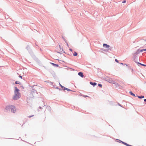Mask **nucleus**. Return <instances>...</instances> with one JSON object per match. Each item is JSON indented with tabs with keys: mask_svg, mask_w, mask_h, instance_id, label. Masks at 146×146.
Returning <instances> with one entry per match:
<instances>
[{
	"mask_svg": "<svg viewBox=\"0 0 146 146\" xmlns=\"http://www.w3.org/2000/svg\"><path fill=\"white\" fill-rule=\"evenodd\" d=\"M14 91V95L13 98L14 100H17L18 99L21 97L20 93L19 92V90L16 87H15Z\"/></svg>",
	"mask_w": 146,
	"mask_h": 146,
	"instance_id": "obj_1",
	"label": "nucleus"
},
{
	"mask_svg": "<svg viewBox=\"0 0 146 146\" xmlns=\"http://www.w3.org/2000/svg\"><path fill=\"white\" fill-rule=\"evenodd\" d=\"M11 110V111L15 113L16 111V109L15 106L13 105H9L7 106L5 108V110L7 111H9Z\"/></svg>",
	"mask_w": 146,
	"mask_h": 146,
	"instance_id": "obj_2",
	"label": "nucleus"
},
{
	"mask_svg": "<svg viewBox=\"0 0 146 146\" xmlns=\"http://www.w3.org/2000/svg\"><path fill=\"white\" fill-rule=\"evenodd\" d=\"M107 81L110 83L115 84L113 82L114 81L111 78H109L107 79Z\"/></svg>",
	"mask_w": 146,
	"mask_h": 146,
	"instance_id": "obj_3",
	"label": "nucleus"
},
{
	"mask_svg": "<svg viewBox=\"0 0 146 146\" xmlns=\"http://www.w3.org/2000/svg\"><path fill=\"white\" fill-rule=\"evenodd\" d=\"M103 46L104 47L106 48H108L110 46L109 45H108L106 44H103Z\"/></svg>",
	"mask_w": 146,
	"mask_h": 146,
	"instance_id": "obj_4",
	"label": "nucleus"
},
{
	"mask_svg": "<svg viewBox=\"0 0 146 146\" xmlns=\"http://www.w3.org/2000/svg\"><path fill=\"white\" fill-rule=\"evenodd\" d=\"M78 75L82 78L83 77H84L83 74L82 72H79L78 73Z\"/></svg>",
	"mask_w": 146,
	"mask_h": 146,
	"instance_id": "obj_5",
	"label": "nucleus"
},
{
	"mask_svg": "<svg viewBox=\"0 0 146 146\" xmlns=\"http://www.w3.org/2000/svg\"><path fill=\"white\" fill-rule=\"evenodd\" d=\"M90 84L92 85H94V86H95L97 84L96 83L94 82V83H93L92 82H90Z\"/></svg>",
	"mask_w": 146,
	"mask_h": 146,
	"instance_id": "obj_6",
	"label": "nucleus"
},
{
	"mask_svg": "<svg viewBox=\"0 0 146 146\" xmlns=\"http://www.w3.org/2000/svg\"><path fill=\"white\" fill-rule=\"evenodd\" d=\"M78 54L76 52H74L73 54V56H76Z\"/></svg>",
	"mask_w": 146,
	"mask_h": 146,
	"instance_id": "obj_7",
	"label": "nucleus"
},
{
	"mask_svg": "<svg viewBox=\"0 0 146 146\" xmlns=\"http://www.w3.org/2000/svg\"><path fill=\"white\" fill-rule=\"evenodd\" d=\"M123 143L125 145L127 146H132L131 145H129L125 143H124V142H123Z\"/></svg>",
	"mask_w": 146,
	"mask_h": 146,
	"instance_id": "obj_8",
	"label": "nucleus"
},
{
	"mask_svg": "<svg viewBox=\"0 0 146 146\" xmlns=\"http://www.w3.org/2000/svg\"><path fill=\"white\" fill-rule=\"evenodd\" d=\"M15 83L16 84H20V82H19V81H16L15 82Z\"/></svg>",
	"mask_w": 146,
	"mask_h": 146,
	"instance_id": "obj_9",
	"label": "nucleus"
},
{
	"mask_svg": "<svg viewBox=\"0 0 146 146\" xmlns=\"http://www.w3.org/2000/svg\"><path fill=\"white\" fill-rule=\"evenodd\" d=\"M51 64H52L54 66H56L57 67L58 66V65L57 64H54L53 63H51Z\"/></svg>",
	"mask_w": 146,
	"mask_h": 146,
	"instance_id": "obj_10",
	"label": "nucleus"
},
{
	"mask_svg": "<svg viewBox=\"0 0 146 146\" xmlns=\"http://www.w3.org/2000/svg\"><path fill=\"white\" fill-rule=\"evenodd\" d=\"M138 98H143L144 97V96H138Z\"/></svg>",
	"mask_w": 146,
	"mask_h": 146,
	"instance_id": "obj_11",
	"label": "nucleus"
},
{
	"mask_svg": "<svg viewBox=\"0 0 146 146\" xmlns=\"http://www.w3.org/2000/svg\"><path fill=\"white\" fill-rule=\"evenodd\" d=\"M138 64H140V65H142V66H146V65L143 64H142L140 63H139V62H138Z\"/></svg>",
	"mask_w": 146,
	"mask_h": 146,
	"instance_id": "obj_12",
	"label": "nucleus"
},
{
	"mask_svg": "<svg viewBox=\"0 0 146 146\" xmlns=\"http://www.w3.org/2000/svg\"><path fill=\"white\" fill-rule=\"evenodd\" d=\"M130 94H131V95H133V96H135V94H133V93L132 92H130Z\"/></svg>",
	"mask_w": 146,
	"mask_h": 146,
	"instance_id": "obj_13",
	"label": "nucleus"
},
{
	"mask_svg": "<svg viewBox=\"0 0 146 146\" xmlns=\"http://www.w3.org/2000/svg\"><path fill=\"white\" fill-rule=\"evenodd\" d=\"M144 51H146V48L145 49H142L140 50V52H142Z\"/></svg>",
	"mask_w": 146,
	"mask_h": 146,
	"instance_id": "obj_14",
	"label": "nucleus"
},
{
	"mask_svg": "<svg viewBox=\"0 0 146 146\" xmlns=\"http://www.w3.org/2000/svg\"><path fill=\"white\" fill-rule=\"evenodd\" d=\"M98 86H100V87H102V85L101 84H98Z\"/></svg>",
	"mask_w": 146,
	"mask_h": 146,
	"instance_id": "obj_15",
	"label": "nucleus"
},
{
	"mask_svg": "<svg viewBox=\"0 0 146 146\" xmlns=\"http://www.w3.org/2000/svg\"><path fill=\"white\" fill-rule=\"evenodd\" d=\"M64 90H67L68 91H70V90L69 89L66 88H65V89H64Z\"/></svg>",
	"mask_w": 146,
	"mask_h": 146,
	"instance_id": "obj_16",
	"label": "nucleus"
},
{
	"mask_svg": "<svg viewBox=\"0 0 146 146\" xmlns=\"http://www.w3.org/2000/svg\"><path fill=\"white\" fill-rule=\"evenodd\" d=\"M115 61L116 62H117V63H119V62L118 61V60L117 59H115Z\"/></svg>",
	"mask_w": 146,
	"mask_h": 146,
	"instance_id": "obj_17",
	"label": "nucleus"
},
{
	"mask_svg": "<svg viewBox=\"0 0 146 146\" xmlns=\"http://www.w3.org/2000/svg\"><path fill=\"white\" fill-rule=\"evenodd\" d=\"M126 2V1L125 0H124L123 1L122 3H125Z\"/></svg>",
	"mask_w": 146,
	"mask_h": 146,
	"instance_id": "obj_18",
	"label": "nucleus"
},
{
	"mask_svg": "<svg viewBox=\"0 0 146 146\" xmlns=\"http://www.w3.org/2000/svg\"><path fill=\"white\" fill-rule=\"evenodd\" d=\"M115 84H115V85H116V86H119V85L118 84H117V83H114Z\"/></svg>",
	"mask_w": 146,
	"mask_h": 146,
	"instance_id": "obj_19",
	"label": "nucleus"
},
{
	"mask_svg": "<svg viewBox=\"0 0 146 146\" xmlns=\"http://www.w3.org/2000/svg\"><path fill=\"white\" fill-rule=\"evenodd\" d=\"M19 77L21 78V79L22 78V76H21L19 75Z\"/></svg>",
	"mask_w": 146,
	"mask_h": 146,
	"instance_id": "obj_20",
	"label": "nucleus"
},
{
	"mask_svg": "<svg viewBox=\"0 0 146 146\" xmlns=\"http://www.w3.org/2000/svg\"><path fill=\"white\" fill-rule=\"evenodd\" d=\"M61 87L62 88H64V89H65V88L63 86H62L61 85Z\"/></svg>",
	"mask_w": 146,
	"mask_h": 146,
	"instance_id": "obj_21",
	"label": "nucleus"
},
{
	"mask_svg": "<svg viewBox=\"0 0 146 146\" xmlns=\"http://www.w3.org/2000/svg\"><path fill=\"white\" fill-rule=\"evenodd\" d=\"M69 50L71 51V52H72V49L71 48H70L69 49Z\"/></svg>",
	"mask_w": 146,
	"mask_h": 146,
	"instance_id": "obj_22",
	"label": "nucleus"
},
{
	"mask_svg": "<svg viewBox=\"0 0 146 146\" xmlns=\"http://www.w3.org/2000/svg\"><path fill=\"white\" fill-rule=\"evenodd\" d=\"M144 100L145 102H146V99H144Z\"/></svg>",
	"mask_w": 146,
	"mask_h": 146,
	"instance_id": "obj_23",
	"label": "nucleus"
},
{
	"mask_svg": "<svg viewBox=\"0 0 146 146\" xmlns=\"http://www.w3.org/2000/svg\"><path fill=\"white\" fill-rule=\"evenodd\" d=\"M85 97H88V96H84Z\"/></svg>",
	"mask_w": 146,
	"mask_h": 146,
	"instance_id": "obj_24",
	"label": "nucleus"
},
{
	"mask_svg": "<svg viewBox=\"0 0 146 146\" xmlns=\"http://www.w3.org/2000/svg\"><path fill=\"white\" fill-rule=\"evenodd\" d=\"M29 117H31V116H29Z\"/></svg>",
	"mask_w": 146,
	"mask_h": 146,
	"instance_id": "obj_25",
	"label": "nucleus"
}]
</instances>
